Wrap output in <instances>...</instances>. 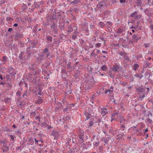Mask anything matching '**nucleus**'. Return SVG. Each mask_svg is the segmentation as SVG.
Here are the masks:
<instances>
[{
  "mask_svg": "<svg viewBox=\"0 0 153 153\" xmlns=\"http://www.w3.org/2000/svg\"><path fill=\"white\" fill-rule=\"evenodd\" d=\"M115 72V66H114L113 68H110L108 75L110 76L112 79L114 77V73Z\"/></svg>",
  "mask_w": 153,
  "mask_h": 153,
  "instance_id": "obj_1",
  "label": "nucleus"
},
{
  "mask_svg": "<svg viewBox=\"0 0 153 153\" xmlns=\"http://www.w3.org/2000/svg\"><path fill=\"white\" fill-rule=\"evenodd\" d=\"M8 71L9 73L12 76H15V75L16 74L12 67L9 68L8 69Z\"/></svg>",
  "mask_w": 153,
  "mask_h": 153,
  "instance_id": "obj_2",
  "label": "nucleus"
},
{
  "mask_svg": "<svg viewBox=\"0 0 153 153\" xmlns=\"http://www.w3.org/2000/svg\"><path fill=\"white\" fill-rule=\"evenodd\" d=\"M2 149L3 152H7L9 150V146L5 143H4Z\"/></svg>",
  "mask_w": 153,
  "mask_h": 153,
  "instance_id": "obj_3",
  "label": "nucleus"
},
{
  "mask_svg": "<svg viewBox=\"0 0 153 153\" xmlns=\"http://www.w3.org/2000/svg\"><path fill=\"white\" fill-rule=\"evenodd\" d=\"M106 5L105 3L103 1L99 3L97 5V7L100 8H103Z\"/></svg>",
  "mask_w": 153,
  "mask_h": 153,
  "instance_id": "obj_4",
  "label": "nucleus"
},
{
  "mask_svg": "<svg viewBox=\"0 0 153 153\" xmlns=\"http://www.w3.org/2000/svg\"><path fill=\"white\" fill-rule=\"evenodd\" d=\"M108 110L106 108L101 109V114L102 116H105L108 112Z\"/></svg>",
  "mask_w": 153,
  "mask_h": 153,
  "instance_id": "obj_5",
  "label": "nucleus"
},
{
  "mask_svg": "<svg viewBox=\"0 0 153 153\" xmlns=\"http://www.w3.org/2000/svg\"><path fill=\"white\" fill-rule=\"evenodd\" d=\"M48 48H45L43 51V53L44 55H45L47 57H48L49 55V54L48 53Z\"/></svg>",
  "mask_w": 153,
  "mask_h": 153,
  "instance_id": "obj_6",
  "label": "nucleus"
},
{
  "mask_svg": "<svg viewBox=\"0 0 153 153\" xmlns=\"http://www.w3.org/2000/svg\"><path fill=\"white\" fill-rule=\"evenodd\" d=\"M110 89L106 90L105 91V94H107L108 92H109L110 94H111L113 92V87L111 86L110 87Z\"/></svg>",
  "mask_w": 153,
  "mask_h": 153,
  "instance_id": "obj_7",
  "label": "nucleus"
},
{
  "mask_svg": "<svg viewBox=\"0 0 153 153\" xmlns=\"http://www.w3.org/2000/svg\"><path fill=\"white\" fill-rule=\"evenodd\" d=\"M43 102V101L41 97H39L38 98V99L36 101V103L37 104H40Z\"/></svg>",
  "mask_w": 153,
  "mask_h": 153,
  "instance_id": "obj_8",
  "label": "nucleus"
},
{
  "mask_svg": "<svg viewBox=\"0 0 153 153\" xmlns=\"http://www.w3.org/2000/svg\"><path fill=\"white\" fill-rule=\"evenodd\" d=\"M139 68V65L137 64H135L133 65V70L134 71H136Z\"/></svg>",
  "mask_w": 153,
  "mask_h": 153,
  "instance_id": "obj_9",
  "label": "nucleus"
},
{
  "mask_svg": "<svg viewBox=\"0 0 153 153\" xmlns=\"http://www.w3.org/2000/svg\"><path fill=\"white\" fill-rule=\"evenodd\" d=\"M35 73H33L35 76L39 75L40 73V70L39 69H35Z\"/></svg>",
  "mask_w": 153,
  "mask_h": 153,
  "instance_id": "obj_10",
  "label": "nucleus"
},
{
  "mask_svg": "<svg viewBox=\"0 0 153 153\" xmlns=\"http://www.w3.org/2000/svg\"><path fill=\"white\" fill-rule=\"evenodd\" d=\"M57 27V25L54 23H53V25L51 26V29H53L54 31H56V28Z\"/></svg>",
  "mask_w": 153,
  "mask_h": 153,
  "instance_id": "obj_11",
  "label": "nucleus"
},
{
  "mask_svg": "<svg viewBox=\"0 0 153 153\" xmlns=\"http://www.w3.org/2000/svg\"><path fill=\"white\" fill-rule=\"evenodd\" d=\"M101 68L102 71H106L107 70V67L105 65H104L101 67Z\"/></svg>",
  "mask_w": 153,
  "mask_h": 153,
  "instance_id": "obj_12",
  "label": "nucleus"
},
{
  "mask_svg": "<svg viewBox=\"0 0 153 153\" xmlns=\"http://www.w3.org/2000/svg\"><path fill=\"white\" fill-rule=\"evenodd\" d=\"M47 39L48 41L51 42L52 41V38L51 36H48L47 37Z\"/></svg>",
  "mask_w": 153,
  "mask_h": 153,
  "instance_id": "obj_13",
  "label": "nucleus"
},
{
  "mask_svg": "<svg viewBox=\"0 0 153 153\" xmlns=\"http://www.w3.org/2000/svg\"><path fill=\"white\" fill-rule=\"evenodd\" d=\"M79 2V0H74L72 2L74 4H76Z\"/></svg>",
  "mask_w": 153,
  "mask_h": 153,
  "instance_id": "obj_14",
  "label": "nucleus"
},
{
  "mask_svg": "<svg viewBox=\"0 0 153 153\" xmlns=\"http://www.w3.org/2000/svg\"><path fill=\"white\" fill-rule=\"evenodd\" d=\"M7 59V58L5 56H3L2 57V60L3 62H6Z\"/></svg>",
  "mask_w": 153,
  "mask_h": 153,
  "instance_id": "obj_15",
  "label": "nucleus"
},
{
  "mask_svg": "<svg viewBox=\"0 0 153 153\" xmlns=\"http://www.w3.org/2000/svg\"><path fill=\"white\" fill-rule=\"evenodd\" d=\"M16 94L17 95L20 96L21 95V92L20 91H18L16 92Z\"/></svg>",
  "mask_w": 153,
  "mask_h": 153,
  "instance_id": "obj_16",
  "label": "nucleus"
},
{
  "mask_svg": "<svg viewBox=\"0 0 153 153\" xmlns=\"http://www.w3.org/2000/svg\"><path fill=\"white\" fill-rule=\"evenodd\" d=\"M101 43H98L96 44V47L97 48H100V47L101 45Z\"/></svg>",
  "mask_w": 153,
  "mask_h": 153,
  "instance_id": "obj_17",
  "label": "nucleus"
},
{
  "mask_svg": "<svg viewBox=\"0 0 153 153\" xmlns=\"http://www.w3.org/2000/svg\"><path fill=\"white\" fill-rule=\"evenodd\" d=\"M137 12L136 11H135V12H134V13H132L130 15V16L131 17H134V16H135V14H137Z\"/></svg>",
  "mask_w": 153,
  "mask_h": 153,
  "instance_id": "obj_18",
  "label": "nucleus"
},
{
  "mask_svg": "<svg viewBox=\"0 0 153 153\" xmlns=\"http://www.w3.org/2000/svg\"><path fill=\"white\" fill-rule=\"evenodd\" d=\"M10 137L11 138V140L13 141L14 139V137H15V136H14L13 135H10Z\"/></svg>",
  "mask_w": 153,
  "mask_h": 153,
  "instance_id": "obj_19",
  "label": "nucleus"
},
{
  "mask_svg": "<svg viewBox=\"0 0 153 153\" xmlns=\"http://www.w3.org/2000/svg\"><path fill=\"white\" fill-rule=\"evenodd\" d=\"M132 37L133 38L135 39H138V37L137 35H135V34L134 35L132 36Z\"/></svg>",
  "mask_w": 153,
  "mask_h": 153,
  "instance_id": "obj_20",
  "label": "nucleus"
},
{
  "mask_svg": "<svg viewBox=\"0 0 153 153\" xmlns=\"http://www.w3.org/2000/svg\"><path fill=\"white\" fill-rule=\"evenodd\" d=\"M119 68V65H117L116 64H115V71L117 70V69Z\"/></svg>",
  "mask_w": 153,
  "mask_h": 153,
  "instance_id": "obj_21",
  "label": "nucleus"
},
{
  "mask_svg": "<svg viewBox=\"0 0 153 153\" xmlns=\"http://www.w3.org/2000/svg\"><path fill=\"white\" fill-rule=\"evenodd\" d=\"M113 97H114L113 96H111L110 97V98L111 99V101H112L113 102H115V100H114V98H113Z\"/></svg>",
  "mask_w": 153,
  "mask_h": 153,
  "instance_id": "obj_22",
  "label": "nucleus"
},
{
  "mask_svg": "<svg viewBox=\"0 0 153 153\" xmlns=\"http://www.w3.org/2000/svg\"><path fill=\"white\" fill-rule=\"evenodd\" d=\"M94 124V122L92 121H91L90 122L89 125L90 126H91L93 125Z\"/></svg>",
  "mask_w": 153,
  "mask_h": 153,
  "instance_id": "obj_23",
  "label": "nucleus"
},
{
  "mask_svg": "<svg viewBox=\"0 0 153 153\" xmlns=\"http://www.w3.org/2000/svg\"><path fill=\"white\" fill-rule=\"evenodd\" d=\"M134 76L136 77H140V78H141L140 77V75L139 74H134Z\"/></svg>",
  "mask_w": 153,
  "mask_h": 153,
  "instance_id": "obj_24",
  "label": "nucleus"
},
{
  "mask_svg": "<svg viewBox=\"0 0 153 153\" xmlns=\"http://www.w3.org/2000/svg\"><path fill=\"white\" fill-rule=\"evenodd\" d=\"M120 1L121 4L125 3L126 2L125 0H120Z\"/></svg>",
  "mask_w": 153,
  "mask_h": 153,
  "instance_id": "obj_25",
  "label": "nucleus"
},
{
  "mask_svg": "<svg viewBox=\"0 0 153 153\" xmlns=\"http://www.w3.org/2000/svg\"><path fill=\"white\" fill-rule=\"evenodd\" d=\"M125 128V126L124 125H123L121 127V129L122 131H124Z\"/></svg>",
  "mask_w": 153,
  "mask_h": 153,
  "instance_id": "obj_26",
  "label": "nucleus"
},
{
  "mask_svg": "<svg viewBox=\"0 0 153 153\" xmlns=\"http://www.w3.org/2000/svg\"><path fill=\"white\" fill-rule=\"evenodd\" d=\"M91 56H95L96 55L95 54L94 51L92 52L91 54Z\"/></svg>",
  "mask_w": 153,
  "mask_h": 153,
  "instance_id": "obj_27",
  "label": "nucleus"
},
{
  "mask_svg": "<svg viewBox=\"0 0 153 153\" xmlns=\"http://www.w3.org/2000/svg\"><path fill=\"white\" fill-rule=\"evenodd\" d=\"M40 117L39 116H37L36 117V118H35V119L36 120H38V121L39 122L40 121Z\"/></svg>",
  "mask_w": 153,
  "mask_h": 153,
  "instance_id": "obj_28",
  "label": "nucleus"
},
{
  "mask_svg": "<svg viewBox=\"0 0 153 153\" xmlns=\"http://www.w3.org/2000/svg\"><path fill=\"white\" fill-rule=\"evenodd\" d=\"M123 31V30L121 29H120L118 30L117 32L118 33H121Z\"/></svg>",
  "mask_w": 153,
  "mask_h": 153,
  "instance_id": "obj_29",
  "label": "nucleus"
},
{
  "mask_svg": "<svg viewBox=\"0 0 153 153\" xmlns=\"http://www.w3.org/2000/svg\"><path fill=\"white\" fill-rule=\"evenodd\" d=\"M97 121L98 122L100 123L101 122V119L100 118H97Z\"/></svg>",
  "mask_w": 153,
  "mask_h": 153,
  "instance_id": "obj_30",
  "label": "nucleus"
},
{
  "mask_svg": "<svg viewBox=\"0 0 153 153\" xmlns=\"http://www.w3.org/2000/svg\"><path fill=\"white\" fill-rule=\"evenodd\" d=\"M147 121L149 123H151L152 122V120L149 118H148L147 119Z\"/></svg>",
  "mask_w": 153,
  "mask_h": 153,
  "instance_id": "obj_31",
  "label": "nucleus"
},
{
  "mask_svg": "<svg viewBox=\"0 0 153 153\" xmlns=\"http://www.w3.org/2000/svg\"><path fill=\"white\" fill-rule=\"evenodd\" d=\"M148 128H146L145 130L144 131V134H145L147 132H148Z\"/></svg>",
  "mask_w": 153,
  "mask_h": 153,
  "instance_id": "obj_32",
  "label": "nucleus"
},
{
  "mask_svg": "<svg viewBox=\"0 0 153 153\" xmlns=\"http://www.w3.org/2000/svg\"><path fill=\"white\" fill-rule=\"evenodd\" d=\"M25 96H26V92H25L23 93V94L22 97H25Z\"/></svg>",
  "mask_w": 153,
  "mask_h": 153,
  "instance_id": "obj_33",
  "label": "nucleus"
},
{
  "mask_svg": "<svg viewBox=\"0 0 153 153\" xmlns=\"http://www.w3.org/2000/svg\"><path fill=\"white\" fill-rule=\"evenodd\" d=\"M11 19V18L10 17H7V21H9Z\"/></svg>",
  "mask_w": 153,
  "mask_h": 153,
  "instance_id": "obj_34",
  "label": "nucleus"
},
{
  "mask_svg": "<svg viewBox=\"0 0 153 153\" xmlns=\"http://www.w3.org/2000/svg\"><path fill=\"white\" fill-rule=\"evenodd\" d=\"M67 66H68V68H71V64L70 63H68V64Z\"/></svg>",
  "mask_w": 153,
  "mask_h": 153,
  "instance_id": "obj_35",
  "label": "nucleus"
},
{
  "mask_svg": "<svg viewBox=\"0 0 153 153\" xmlns=\"http://www.w3.org/2000/svg\"><path fill=\"white\" fill-rule=\"evenodd\" d=\"M79 138L82 140H83V137L82 136H79Z\"/></svg>",
  "mask_w": 153,
  "mask_h": 153,
  "instance_id": "obj_36",
  "label": "nucleus"
},
{
  "mask_svg": "<svg viewBox=\"0 0 153 153\" xmlns=\"http://www.w3.org/2000/svg\"><path fill=\"white\" fill-rule=\"evenodd\" d=\"M139 17V16L138 15H136L135 16L134 18L135 19H137Z\"/></svg>",
  "mask_w": 153,
  "mask_h": 153,
  "instance_id": "obj_37",
  "label": "nucleus"
},
{
  "mask_svg": "<svg viewBox=\"0 0 153 153\" xmlns=\"http://www.w3.org/2000/svg\"><path fill=\"white\" fill-rule=\"evenodd\" d=\"M46 125H47L46 123H42V125L43 126H46Z\"/></svg>",
  "mask_w": 153,
  "mask_h": 153,
  "instance_id": "obj_38",
  "label": "nucleus"
},
{
  "mask_svg": "<svg viewBox=\"0 0 153 153\" xmlns=\"http://www.w3.org/2000/svg\"><path fill=\"white\" fill-rule=\"evenodd\" d=\"M18 26V24L17 23H15L13 25V27H16Z\"/></svg>",
  "mask_w": 153,
  "mask_h": 153,
  "instance_id": "obj_39",
  "label": "nucleus"
},
{
  "mask_svg": "<svg viewBox=\"0 0 153 153\" xmlns=\"http://www.w3.org/2000/svg\"><path fill=\"white\" fill-rule=\"evenodd\" d=\"M94 143H95V145L96 146H98V143H97V142H94Z\"/></svg>",
  "mask_w": 153,
  "mask_h": 153,
  "instance_id": "obj_40",
  "label": "nucleus"
},
{
  "mask_svg": "<svg viewBox=\"0 0 153 153\" xmlns=\"http://www.w3.org/2000/svg\"><path fill=\"white\" fill-rule=\"evenodd\" d=\"M151 30H153V25H151L150 26Z\"/></svg>",
  "mask_w": 153,
  "mask_h": 153,
  "instance_id": "obj_41",
  "label": "nucleus"
},
{
  "mask_svg": "<svg viewBox=\"0 0 153 153\" xmlns=\"http://www.w3.org/2000/svg\"><path fill=\"white\" fill-rule=\"evenodd\" d=\"M102 52L103 53H107V52L104 51H102Z\"/></svg>",
  "mask_w": 153,
  "mask_h": 153,
  "instance_id": "obj_42",
  "label": "nucleus"
},
{
  "mask_svg": "<svg viewBox=\"0 0 153 153\" xmlns=\"http://www.w3.org/2000/svg\"><path fill=\"white\" fill-rule=\"evenodd\" d=\"M4 84H5V82H0V85H4Z\"/></svg>",
  "mask_w": 153,
  "mask_h": 153,
  "instance_id": "obj_43",
  "label": "nucleus"
},
{
  "mask_svg": "<svg viewBox=\"0 0 153 153\" xmlns=\"http://www.w3.org/2000/svg\"><path fill=\"white\" fill-rule=\"evenodd\" d=\"M0 143H3V144L4 143H5L4 142V141H2V140H0Z\"/></svg>",
  "mask_w": 153,
  "mask_h": 153,
  "instance_id": "obj_44",
  "label": "nucleus"
},
{
  "mask_svg": "<svg viewBox=\"0 0 153 153\" xmlns=\"http://www.w3.org/2000/svg\"><path fill=\"white\" fill-rule=\"evenodd\" d=\"M0 78L1 79V80H3V78L2 77V75H0Z\"/></svg>",
  "mask_w": 153,
  "mask_h": 153,
  "instance_id": "obj_45",
  "label": "nucleus"
},
{
  "mask_svg": "<svg viewBox=\"0 0 153 153\" xmlns=\"http://www.w3.org/2000/svg\"><path fill=\"white\" fill-rule=\"evenodd\" d=\"M115 116V115L114 114H113L112 115V119L111 120V121H112L113 120H114V118H112V117H114V116Z\"/></svg>",
  "mask_w": 153,
  "mask_h": 153,
  "instance_id": "obj_46",
  "label": "nucleus"
},
{
  "mask_svg": "<svg viewBox=\"0 0 153 153\" xmlns=\"http://www.w3.org/2000/svg\"><path fill=\"white\" fill-rule=\"evenodd\" d=\"M100 39L101 40H102L103 41L104 40V39L103 38H102V37L100 38Z\"/></svg>",
  "mask_w": 153,
  "mask_h": 153,
  "instance_id": "obj_47",
  "label": "nucleus"
},
{
  "mask_svg": "<svg viewBox=\"0 0 153 153\" xmlns=\"http://www.w3.org/2000/svg\"><path fill=\"white\" fill-rule=\"evenodd\" d=\"M12 30V28H9L8 29V31H11Z\"/></svg>",
  "mask_w": 153,
  "mask_h": 153,
  "instance_id": "obj_48",
  "label": "nucleus"
},
{
  "mask_svg": "<svg viewBox=\"0 0 153 153\" xmlns=\"http://www.w3.org/2000/svg\"><path fill=\"white\" fill-rule=\"evenodd\" d=\"M12 127L14 128H16V126L15 125H13L12 126Z\"/></svg>",
  "mask_w": 153,
  "mask_h": 153,
  "instance_id": "obj_49",
  "label": "nucleus"
},
{
  "mask_svg": "<svg viewBox=\"0 0 153 153\" xmlns=\"http://www.w3.org/2000/svg\"><path fill=\"white\" fill-rule=\"evenodd\" d=\"M146 139H147L149 137V134H146Z\"/></svg>",
  "mask_w": 153,
  "mask_h": 153,
  "instance_id": "obj_50",
  "label": "nucleus"
},
{
  "mask_svg": "<svg viewBox=\"0 0 153 153\" xmlns=\"http://www.w3.org/2000/svg\"><path fill=\"white\" fill-rule=\"evenodd\" d=\"M34 140H35V142H36L38 143V141H37V140H36V139H35Z\"/></svg>",
  "mask_w": 153,
  "mask_h": 153,
  "instance_id": "obj_51",
  "label": "nucleus"
},
{
  "mask_svg": "<svg viewBox=\"0 0 153 153\" xmlns=\"http://www.w3.org/2000/svg\"><path fill=\"white\" fill-rule=\"evenodd\" d=\"M86 118H87V120H88L89 118V116H86Z\"/></svg>",
  "mask_w": 153,
  "mask_h": 153,
  "instance_id": "obj_52",
  "label": "nucleus"
},
{
  "mask_svg": "<svg viewBox=\"0 0 153 153\" xmlns=\"http://www.w3.org/2000/svg\"><path fill=\"white\" fill-rule=\"evenodd\" d=\"M132 31L133 33H134V32H135V31H134V30H132Z\"/></svg>",
  "mask_w": 153,
  "mask_h": 153,
  "instance_id": "obj_53",
  "label": "nucleus"
},
{
  "mask_svg": "<svg viewBox=\"0 0 153 153\" xmlns=\"http://www.w3.org/2000/svg\"><path fill=\"white\" fill-rule=\"evenodd\" d=\"M72 38L73 39H74L75 38V37H74V36H73L72 37Z\"/></svg>",
  "mask_w": 153,
  "mask_h": 153,
  "instance_id": "obj_54",
  "label": "nucleus"
},
{
  "mask_svg": "<svg viewBox=\"0 0 153 153\" xmlns=\"http://www.w3.org/2000/svg\"><path fill=\"white\" fill-rule=\"evenodd\" d=\"M103 41H104V43H105V40H104Z\"/></svg>",
  "mask_w": 153,
  "mask_h": 153,
  "instance_id": "obj_55",
  "label": "nucleus"
},
{
  "mask_svg": "<svg viewBox=\"0 0 153 153\" xmlns=\"http://www.w3.org/2000/svg\"><path fill=\"white\" fill-rule=\"evenodd\" d=\"M136 132H138L139 131V130L137 129L136 130Z\"/></svg>",
  "mask_w": 153,
  "mask_h": 153,
  "instance_id": "obj_56",
  "label": "nucleus"
},
{
  "mask_svg": "<svg viewBox=\"0 0 153 153\" xmlns=\"http://www.w3.org/2000/svg\"><path fill=\"white\" fill-rule=\"evenodd\" d=\"M103 57L104 58H105V57H106V56H105L104 55V56H103Z\"/></svg>",
  "mask_w": 153,
  "mask_h": 153,
  "instance_id": "obj_57",
  "label": "nucleus"
},
{
  "mask_svg": "<svg viewBox=\"0 0 153 153\" xmlns=\"http://www.w3.org/2000/svg\"><path fill=\"white\" fill-rule=\"evenodd\" d=\"M103 132L105 133V131H103Z\"/></svg>",
  "mask_w": 153,
  "mask_h": 153,
  "instance_id": "obj_58",
  "label": "nucleus"
},
{
  "mask_svg": "<svg viewBox=\"0 0 153 153\" xmlns=\"http://www.w3.org/2000/svg\"><path fill=\"white\" fill-rule=\"evenodd\" d=\"M38 94H39V95H41L40 93V92L38 93Z\"/></svg>",
  "mask_w": 153,
  "mask_h": 153,
  "instance_id": "obj_59",
  "label": "nucleus"
},
{
  "mask_svg": "<svg viewBox=\"0 0 153 153\" xmlns=\"http://www.w3.org/2000/svg\"><path fill=\"white\" fill-rule=\"evenodd\" d=\"M130 34L131 35H132V33H131V32H130Z\"/></svg>",
  "mask_w": 153,
  "mask_h": 153,
  "instance_id": "obj_60",
  "label": "nucleus"
},
{
  "mask_svg": "<svg viewBox=\"0 0 153 153\" xmlns=\"http://www.w3.org/2000/svg\"><path fill=\"white\" fill-rule=\"evenodd\" d=\"M24 118V116H23V117H22V119H23Z\"/></svg>",
  "mask_w": 153,
  "mask_h": 153,
  "instance_id": "obj_61",
  "label": "nucleus"
},
{
  "mask_svg": "<svg viewBox=\"0 0 153 153\" xmlns=\"http://www.w3.org/2000/svg\"><path fill=\"white\" fill-rule=\"evenodd\" d=\"M8 100L10 101V98H9V99H8Z\"/></svg>",
  "mask_w": 153,
  "mask_h": 153,
  "instance_id": "obj_62",
  "label": "nucleus"
},
{
  "mask_svg": "<svg viewBox=\"0 0 153 153\" xmlns=\"http://www.w3.org/2000/svg\"><path fill=\"white\" fill-rule=\"evenodd\" d=\"M101 75H102V76H103V74H101Z\"/></svg>",
  "mask_w": 153,
  "mask_h": 153,
  "instance_id": "obj_63",
  "label": "nucleus"
},
{
  "mask_svg": "<svg viewBox=\"0 0 153 153\" xmlns=\"http://www.w3.org/2000/svg\"><path fill=\"white\" fill-rule=\"evenodd\" d=\"M19 105H22V104H21V103L20 104H19Z\"/></svg>",
  "mask_w": 153,
  "mask_h": 153,
  "instance_id": "obj_64",
  "label": "nucleus"
}]
</instances>
